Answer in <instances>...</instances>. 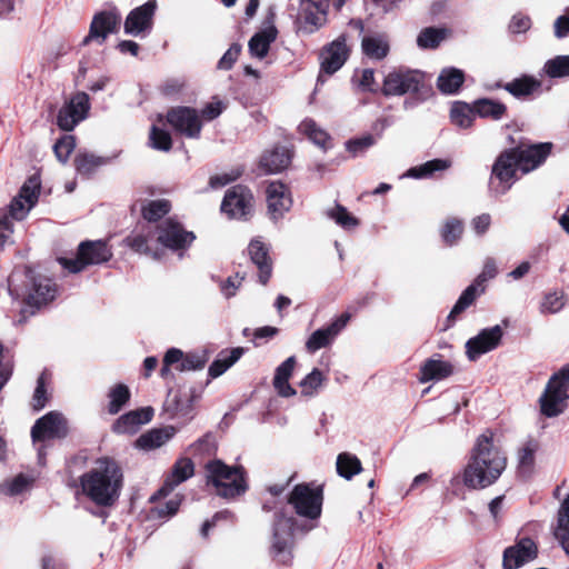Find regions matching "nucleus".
<instances>
[{
	"label": "nucleus",
	"mask_w": 569,
	"mask_h": 569,
	"mask_svg": "<svg viewBox=\"0 0 569 569\" xmlns=\"http://www.w3.org/2000/svg\"><path fill=\"white\" fill-rule=\"evenodd\" d=\"M207 361H208V355L206 351L188 352V353H184L182 365L176 367V369L179 371L200 370L204 367Z\"/></svg>",
	"instance_id": "obj_58"
},
{
	"label": "nucleus",
	"mask_w": 569,
	"mask_h": 569,
	"mask_svg": "<svg viewBox=\"0 0 569 569\" xmlns=\"http://www.w3.org/2000/svg\"><path fill=\"white\" fill-rule=\"evenodd\" d=\"M569 399V367L555 373L540 397L541 412L547 417H557L567 407Z\"/></svg>",
	"instance_id": "obj_8"
},
{
	"label": "nucleus",
	"mask_w": 569,
	"mask_h": 569,
	"mask_svg": "<svg viewBox=\"0 0 569 569\" xmlns=\"http://www.w3.org/2000/svg\"><path fill=\"white\" fill-rule=\"evenodd\" d=\"M248 254L259 270V281L266 284L272 273V261L269 257V248L259 238H254L248 246Z\"/></svg>",
	"instance_id": "obj_28"
},
{
	"label": "nucleus",
	"mask_w": 569,
	"mask_h": 569,
	"mask_svg": "<svg viewBox=\"0 0 569 569\" xmlns=\"http://www.w3.org/2000/svg\"><path fill=\"white\" fill-rule=\"evenodd\" d=\"M336 469L340 477L350 480L362 471V466L357 456L350 452H341L337 457Z\"/></svg>",
	"instance_id": "obj_43"
},
{
	"label": "nucleus",
	"mask_w": 569,
	"mask_h": 569,
	"mask_svg": "<svg viewBox=\"0 0 569 569\" xmlns=\"http://www.w3.org/2000/svg\"><path fill=\"white\" fill-rule=\"evenodd\" d=\"M462 232V221L457 218H449L441 228V238L447 246H453L461 238Z\"/></svg>",
	"instance_id": "obj_52"
},
{
	"label": "nucleus",
	"mask_w": 569,
	"mask_h": 569,
	"mask_svg": "<svg viewBox=\"0 0 569 569\" xmlns=\"http://www.w3.org/2000/svg\"><path fill=\"white\" fill-rule=\"evenodd\" d=\"M520 170L510 150L502 152L495 161L489 182L490 192L496 196L505 194L518 179Z\"/></svg>",
	"instance_id": "obj_11"
},
{
	"label": "nucleus",
	"mask_w": 569,
	"mask_h": 569,
	"mask_svg": "<svg viewBox=\"0 0 569 569\" xmlns=\"http://www.w3.org/2000/svg\"><path fill=\"white\" fill-rule=\"evenodd\" d=\"M453 373V366L451 362L441 359L438 355L427 359L420 367L419 381L426 383L429 381H440Z\"/></svg>",
	"instance_id": "obj_30"
},
{
	"label": "nucleus",
	"mask_w": 569,
	"mask_h": 569,
	"mask_svg": "<svg viewBox=\"0 0 569 569\" xmlns=\"http://www.w3.org/2000/svg\"><path fill=\"white\" fill-rule=\"evenodd\" d=\"M450 167V161L443 159H433L418 167L410 168L403 177L421 179L430 177L436 171H442Z\"/></svg>",
	"instance_id": "obj_46"
},
{
	"label": "nucleus",
	"mask_w": 569,
	"mask_h": 569,
	"mask_svg": "<svg viewBox=\"0 0 569 569\" xmlns=\"http://www.w3.org/2000/svg\"><path fill=\"white\" fill-rule=\"evenodd\" d=\"M473 104L463 101H456L450 109V120L452 124L460 129H468L475 120Z\"/></svg>",
	"instance_id": "obj_41"
},
{
	"label": "nucleus",
	"mask_w": 569,
	"mask_h": 569,
	"mask_svg": "<svg viewBox=\"0 0 569 569\" xmlns=\"http://www.w3.org/2000/svg\"><path fill=\"white\" fill-rule=\"evenodd\" d=\"M507 466V458L493 443V435L487 431L480 435L470 452L462 473L455 475L452 487L462 482L467 488L477 490L491 486L498 480Z\"/></svg>",
	"instance_id": "obj_1"
},
{
	"label": "nucleus",
	"mask_w": 569,
	"mask_h": 569,
	"mask_svg": "<svg viewBox=\"0 0 569 569\" xmlns=\"http://www.w3.org/2000/svg\"><path fill=\"white\" fill-rule=\"evenodd\" d=\"M19 278L18 272H13L9 277V293L13 299L22 298L23 307L20 311L19 323L27 321L30 316H33L42 307L53 301L58 293V287L52 279L37 273L31 268L24 270V288L21 292L14 287Z\"/></svg>",
	"instance_id": "obj_3"
},
{
	"label": "nucleus",
	"mask_w": 569,
	"mask_h": 569,
	"mask_svg": "<svg viewBox=\"0 0 569 569\" xmlns=\"http://www.w3.org/2000/svg\"><path fill=\"white\" fill-rule=\"evenodd\" d=\"M277 38V29L274 27L267 28L257 32L249 41V51L252 57L262 59L267 56L270 44Z\"/></svg>",
	"instance_id": "obj_38"
},
{
	"label": "nucleus",
	"mask_w": 569,
	"mask_h": 569,
	"mask_svg": "<svg viewBox=\"0 0 569 569\" xmlns=\"http://www.w3.org/2000/svg\"><path fill=\"white\" fill-rule=\"evenodd\" d=\"M325 375L318 368H315L299 383L301 395L306 397L315 396L325 382Z\"/></svg>",
	"instance_id": "obj_50"
},
{
	"label": "nucleus",
	"mask_w": 569,
	"mask_h": 569,
	"mask_svg": "<svg viewBox=\"0 0 569 569\" xmlns=\"http://www.w3.org/2000/svg\"><path fill=\"white\" fill-rule=\"evenodd\" d=\"M151 147L161 151H169L172 146V140L169 132L152 126L150 132Z\"/></svg>",
	"instance_id": "obj_60"
},
{
	"label": "nucleus",
	"mask_w": 569,
	"mask_h": 569,
	"mask_svg": "<svg viewBox=\"0 0 569 569\" xmlns=\"http://www.w3.org/2000/svg\"><path fill=\"white\" fill-rule=\"evenodd\" d=\"M90 109L89 96L78 92L70 102L63 106L58 113L57 123L64 131H71L83 119Z\"/></svg>",
	"instance_id": "obj_17"
},
{
	"label": "nucleus",
	"mask_w": 569,
	"mask_h": 569,
	"mask_svg": "<svg viewBox=\"0 0 569 569\" xmlns=\"http://www.w3.org/2000/svg\"><path fill=\"white\" fill-rule=\"evenodd\" d=\"M350 320V315L345 312L336 318L327 327L316 330L307 340L306 349L313 353L321 348L330 346L340 331L347 326Z\"/></svg>",
	"instance_id": "obj_22"
},
{
	"label": "nucleus",
	"mask_w": 569,
	"mask_h": 569,
	"mask_svg": "<svg viewBox=\"0 0 569 569\" xmlns=\"http://www.w3.org/2000/svg\"><path fill=\"white\" fill-rule=\"evenodd\" d=\"M326 216L345 230H352L359 226L358 218L352 216L347 208L341 204H336L335 207L327 209Z\"/></svg>",
	"instance_id": "obj_47"
},
{
	"label": "nucleus",
	"mask_w": 569,
	"mask_h": 569,
	"mask_svg": "<svg viewBox=\"0 0 569 569\" xmlns=\"http://www.w3.org/2000/svg\"><path fill=\"white\" fill-rule=\"evenodd\" d=\"M537 556V546L529 538L521 539L517 545L503 552V568L518 569Z\"/></svg>",
	"instance_id": "obj_27"
},
{
	"label": "nucleus",
	"mask_w": 569,
	"mask_h": 569,
	"mask_svg": "<svg viewBox=\"0 0 569 569\" xmlns=\"http://www.w3.org/2000/svg\"><path fill=\"white\" fill-rule=\"evenodd\" d=\"M292 153L287 147H274L266 151L260 159V166L267 173H278L287 169L291 162Z\"/></svg>",
	"instance_id": "obj_32"
},
{
	"label": "nucleus",
	"mask_w": 569,
	"mask_h": 569,
	"mask_svg": "<svg viewBox=\"0 0 569 569\" xmlns=\"http://www.w3.org/2000/svg\"><path fill=\"white\" fill-rule=\"evenodd\" d=\"M543 69L550 78L569 77V54L548 60Z\"/></svg>",
	"instance_id": "obj_55"
},
{
	"label": "nucleus",
	"mask_w": 569,
	"mask_h": 569,
	"mask_svg": "<svg viewBox=\"0 0 569 569\" xmlns=\"http://www.w3.org/2000/svg\"><path fill=\"white\" fill-rule=\"evenodd\" d=\"M519 169L522 173H528L539 167L550 152L549 143L521 146L510 149Z\"/></svg>",
	"instance_id": "obj_23"
},
{
	"label": "nucleus",
	"mask_w": 569,
	"mask_h": 569,
	"mask_svg": "<svg viewBox=\"0 0 569 569\" xmlns=\"http://www.w3.org/2000/svg\"><path fill=\"white\" fill-rule=\"evenodd\" d=\"M566 303V293L562 290H553L545 293L539 306V311L541 315H555L560 312Z\"/></svg>",
	"instance_id": "obj_44"
},
{
	"label": "nucleus",
	"mask_w": 569,
	"mask_h": 569,
	"mask_svg": "<svg viewBox=\"0 0 569 569\" xmlns=\"http://www.w3.org/2000/svg\"><path fill=\"white\" fill-rule=\"evenodd\" d=\"M241 52V44L232 43L230 48L224 52V54L218 61V69L220 70H230L234 62L237 61L239 54Z\"/></svg>",
	"instance_id": "obj_62"
},
{
	"label": "nucleus",
	"mask_w": 569,
	"mask_h": 569,
	"mask_svg": "<svg viewBox=\"0 0 569 569\" xmlns=\"http://www.w3.org/2000/svg\"><path fill=\"white\" fill-rule=\"evenodd\" d=\"M243 352L244 349L241 347L221 351L218 358L209 366V377L214 379L223 375L242 357Z\"/></svg>",
	"instance_id": "obj_35"
},
{
	"label": "nucleus",
	"mask_w": 569,
	"mask_h": 569,
	"mask_svg": "<svg viewBox=\"0 0 569 569\" xmlns=\"http://www.w3.org/2000/svg\"><path fill=\"white\" fill-rule=\"evenodd\" d=\"M361 47L367 57L376 60H382L389 52V42L383 34L363 37Z\"/></svg>",
	"instance_id": "obj_40"
},
{
	"label": "nucleus",
	"mask_w": 569,
	"mask_h": 569,
	"mask_svg": "<svg viewBox=\"0 0 569 569\" xmlns=\"http://www.w3.org/2000/svg\"><path fill=\"white\" fill-rule=\"evenodd\" d=\"M446 31L445 29H438L433 27H429L423 29L418 38L417 43L422 49H433L437 48L440 42L445 39Z\"/></svg>",
	"instance_id": "obj_53"
},
{
	"label": "nucleus",
	"mask_w": 569,
	"mask_h": 569,
	"mask_svg": "<svg viewBox=\"0 0 569 569\" xmlns=\"http://www.w3.org/2000/svg\"><path fill=\"white\" fill-rule=\"evenodd\" d=\"M556 539L569 556V495L558 510L557 525L553 530Z\"/></svg>",
	"instance_id": "obj_36"
},
{
	"label": "nucleus",
	"mask_w": 569,
	"mask_h": 569,
	"mask_svg": "<svg viewBox=\"0 0 569 569\" xmlns=\"http://www.w3.org/2000/svg\"><path fill=\"white\" fill-rule=\"evenodd\" d=\"M422 81L423 74L418 70L395 69L385 77L382 92L387 97L418 92Z\"/></svg>",
	"instance_id": "obj_12"
},
{
	"label": "nucleus",
	"mask_w": 569,
	"mask_h": 569,
	"mask_svg": "<svg viewBox=\"0 0 569 569\" xmlns=\"http://www.w3.org/2000/svg\"><path fill=\"white\" fill-rule=\"evenodd\" d=\"M296 362V357L291 356L276 368L272 385L278 395L281 397L289 398L297 393L296 389L292 388L289 383V379L293 373Z\"/></svg>",
	"instance_id": "obj_31"
},
{
	"label": "nucleus",
	"mask_w": 569,
	"mask_h": 569,
	"mask_svg": "<svg viewBox=\"0 0 569 569\" xmlns=\"http://www.w3.org/2000/svg\"><path fill=\"white\" fill-rule=\"evenodd\" d=\"M377 138L370 133L363 134L359 138L350 139L346 142V149L353 156L366 152L369 148L375 146Z\"/></svg>",
	"instance_id": "obj_56"
},
{
	"label": "nucleus",
	"mask_w": 569,
	"mask_h": 569,
	"mask_svg": "<svg viewBox=\"0 0 569 569\" xmlns=\"http://www.w3.org/2000/svg\"><path fill=\"white\" fill-rule=\"evenodd\" d=\"M483 291H480V287L475 282L468 286L451 309L448 316V321L455 320L461 312L470 307L475 302L476 298Z\"/></svg>",
	"instance_id": "obj_45"
},
{
	"label": "nucleus",
	"mask_w": 569,
	"mask_h": 569,
	"mask_svg": "<svg viewBox=\"0 0 569 569\" xmlns=\"http://www.w3.org/2000/svg\"><path fill=\"white\" fill-rule=\"evenodd\" d=\"M32 483V479L20 473L12 479L6 480L0 486V491L6 496H18L26 491Z\"/></svg>",
	"instance_id": "obj_54"
},
{
	"label": "nucleus",
	"mask_w": 569,
	"mask_h": 569,
	"mask_svg": "<svg viewBox=\"0 0 569 569\" xmlns=\"http://www.w3.org/2000/svg\"><path fill=\"white\" fill-rule=\"evenodd\" d=\"M298 528L297 520L283 512H277L270 537L269 555L280 565H289L293 558V532Z\"/></svg>",
	"instance_id": "obj_6"
},
{
	"label": "nucleus",
	"mask_w": 569,
	"mask_h": 569,
	"mask_svg": "<svg viewBox=\"0 0 569 569\" xmlns=\"http://www.w3.org/2000/svg\"><path fill=\"white\" fill-rule=\"evenodd\" d=\"M41 181L36 174L31 176L20 188L18 194L8 206V213L0 216V247L3 248L11 242L13 233V224L11 219L23 220L30 210L38 202L40 194Z\"/></svg>",
	"instance_id": "obj_4"
},
{
	"label": "nucleus",
	"mask_w": 569,
	"mask_h": 569,
	"mask_svg": "<svg viewBox=\"0 0 569 569\" xmlns=\"http://www.w3.org/2000/svg\"><path fill=\"white\" fill-rule=\"evenodd\" d=\"M82 492L96 505L108 507L118 500L123 472L119 463L109 457L99 458L94 466L80 477Z\"/></svg>",
	"instance_id": "obj_2"
},
{
	"label": "nucleus",
	"mask_w": 569,
	"mask_h": 569,
	"mask_svg": "<svg viewBox=\"0 0 569 569\" xmlns=\"http://www.w3.org/2000/svg\"><path fill=\"white\" fill-rule=\"evenodd\" d=\"M171 209V203L167 199L149 201L142 207V216L148 221H157L166 216Z\"/></svg>",
	"instance_id": "obj_51"
},
{
	"label": "nucleus",
	"mask_w": 569,
	"mask_h": 569,
	"mask_svg": "<svg viewBox=\"0 0 569 569\" xmlns=\"http://www.w3.org/2000/svg\"><path fill=\"white\" fill-rule=\"evenodd\" d=\"M323 493L321 487L309 483L297 485L289 495L288 502L299 517L317 520L322 510Z\"/></svg>",
	"instance_id": "obj_10"
},
{
	"label": "nucleus",
	"mask_w": 569,
	"mask_h": 569,
	"mask_svg": "<svg viewBox=\"0 0 569 569\" xmlns=\"http://www.w3.org/2000/svg\"><path fill=\"white\" fill-rule=\"evenodd\" d=\"M68 433V423L64 416L58 411H50L39 418L31 429L33 441L63 438Z\"/></svg>",
	"instance_id": "obj_18"
},
{
	"label": "nucleus",
	"mask_w": 569,
	"mask_h": 569,
	"mask_svg": "<svg viewBox=\"0 0 569 569\" xmlns=\"http://www.w3.org/2000/svg\"><path fill=\"white\" fill-rule=\"evenodd\" d=\"M104 163L106 160L103 158L88 152L78 153L74 158L77 172L82 176L91 174Z\"/></svg>",
	"instance_id": "obj_48"
},
{
	"label": "nucleus",
	"mask_w": 569,
	"mask_h": 569,
	"mask_svg": "<svg viewBox=\"0 0 569 569\" xmlns=\"http://www.w3.org/2000/svg\"><path fill=\"white\" fill-rule=\"evenodd\" d=\"M251 201V192L238 184L227 191L221 203V211L229 218L242 219L250 213Z\"/></svg>",
	"instance_id": "obj_20"
},
{
	"label": "nucleus",
	"mask_w": 569,
	"mask_h": 569,
	"mask_svg": "<svg viewBox=\"0 0 569 569\" xmlns=\"http://www.w3.org/2000/svg\"><path fill=\"white\" fill-rule=\"evenodd\" d=\"M465 81L462 70L455 67L443 68L437 79V88L443 94H455L459 91Z\"/></svg>",
	"instance_id": "obj_33"
},
{
	"label": "nucleus",
	"mask_w": 569,
	"mask_h": 569,
	"mask_svg": "<svg viewBox=\"0 0 569 569\" xmlns=\"http://www.w3.org/2000/svg\"><path fill=\"white\" fill-rule=\"evenodd\" d=\"M569 399V367L555 373L540 397L541 412L547 417H557L567 407Z\"/></svg>",
	"instance_id": "obj_7"
},
{
	"label": "nucleus",
	"mask_w": 569,
	"mask_h": 569,
	"mask_svg": "<svg viewBox=\"0 0 569 569\" xmlns=\"http://www.w3.org/2000/svg\"><path fill=\"white\" fill-rule=\"evenodd\" d=\"M76 148V139L73 136L66 134L60 138L53 146V151L57 159L64 163L68 161L71 152Z\"/></svg>",
	"instance_id": "obj_59"
},
{
	"label": "nucleus",
	"mask_w": 569,
	"mask_h": 569,
	"mask_svg": "<svg viewBox=\"0 0 569 569\" xmlns=\"http://www.w3.org/2000/svg\"><path fill=\"white\" fill-rule=\"evenodd\" d=\"M112 251L102 240L83 241L79 244L76 258H59V263L72 273L82 271L87 266L100 264L111 259Z\"/></svg>",
	"instance_id": "obj_9"
},
{
	"label": "nucleus",
	"mask_w": 569,
	"mask_h": 569,
	"mask_svg": "<svg viewBox=\"0 0 569 569\" xmlns=\"http://www.w3.org/2000/svg\"><path fill=\"white\" fill-rule=\"evenodd\" d=\"M121 16L117 10L101 11L94 14L89 33L82 40V44L87 46L90 41L96 40L102 44L109 34L114 33L119 28Z\"/></svg>",
	"instance_id": "obj_19"
},
{
	"label": "nucleus",
	"mask_w": 569,
	"mask_h": 569,
	"mask_svg": "<svg viewBox=\"0 0 569 569\" xmlns=\"http://www.w3.org/2000/svg\"><path fill=\"white\" fill-rule=\"evenodd\" d=\"M268 212L272 220L277 221L289 211L292 200L287 187L278 181L271 182L267 187Z\"/></svg>",
	"instance_id": "obj_26"
},
{
	"label": "nucleus",
	"mask_w": 569,
	"mask_h": 569,
	"mask_svg": "<svg viewBox=\"0 0 569 569\" xmlns=\"http://www.w3.org/2000/svg\"><path fill=\"white\" fill-rule=\"evenodd\" d=\"M472 104L475 114L480 118H490L498 121L501 120L507 112L506 104L488 98L478 99L473 101Z\"/></svg>",
	"instance_id": "obj_39"
},
{
	"label": "nucleus",
	"mask_w": 569,
	"mask_h": 569,
	"mask_svg": "<svg viewBox=\"0 0 569 569\" xmlns=\"http://www.w3.org/2000/svg\"><path fill=\"white\" fill-rule=\"evenodd\" d=\"M193 473L194 465L191 459H178L174 462L171 472L167 476L162 487L151 496L150 500L154 501L157 499L167 497L177 486L191 478Z\"/></svg>",
	"instance_id": "obj_25"
},
{
	"label": "nucleus",
	"mask_w": 569,
	"mask_h": 569,
	"mask_svg": "<svg viewBox=\"0 0 569 569\" xmlns=\"http://www.w3.org/2000/svg\"><path fill=\"white\" fill-rule=\"evenodd\" d=\"M176 433V429L171 426L161 428V429H152L143 435H141L136 440V447L143 450H153L166 442H168Z\"/></svg>",
	"instance_id": "obj_34"
},
{
	"label": "nucleus",
	"mask_w": 569,
	"mask_h": 569,
	"mask_svg": "<svg viewBox=\"0 0 569 569\" xmlns=\"http://www.w3.org/2000/svg\"><path fill=\"white\" fill-rule=\"evenodd\" d=\"M301 133L306 134L316 146L327 150L331 147L329 134L321 129L312 119H305L299 124Z\"/></svg>",
	"instance_id": "obj_42"
},
{
	"label": "nucleus",
	"mask_w": 569,
	"mask_h": 569,
	"mask_svg": "<svg viewBox=\"0 0 569 569\" xmlns=\"http://www.w3.org/2000/svg\"><path fill=\"white\" fill-rule=\"evenodd\" d=\"M349 49L345 36H340L326 46L320 53L321 71L331 76L337 72L347 61Z\"/></svg>",
	"instance_id": "obj_24"
},
{
	"label": "nucleus",
	"mask_w": 569,
	"mask_h": 569,
	"mask_svg": "<svg viewBox=\"0 0 569 569\" xmlns=\"http://www.w3.org/2000/svg\"><path fill=\"white\" fill-rule=\"evenodd\" d=\"M47 400H48V397H47V391H46V387H44V376L41 375L38 378L37 387L33 392L32 403H31L32 408L37 411L43 409L47 403Z\"/></svg>",
	"instance_id": "obj_64"
},
{
	"label": "nucleus",
	"mask_w": 569,
	"mask_h": 569,
	"mask_svg": "<svg viewBox=\"0 0 569 569\" xmlns=\"http://www.w3.org/2000/svg\"><path fill=\"white\" fill-rule=\"evenodd\" d=\"M498 273L497 264L493 258H486L483 262V268L478 277L475 279V283L480 287V291H485V283L493 279Z\"/></svg>",
	"instance_id": "obj_61"
},
{
	"label": "nucleus",
	"mask_w": 569,
	"mask_h": 569,
	"mask_svg": "<svg viewBox=\"0 0 569 569\" xmlns=\"http://www.w3.org/2000/svg\"><path fill=\"white\" fill-rule=\"evenodd\" d=\"M167 121L173 129L189 138H198L202 128L199 114L189 107L171 109L167 114Z\"/></svg>",
	"instance_id": "obj_21"
},
{
	"label": "nucleus",
	"mask_w": 569,
	"mask_h": 569,
	"mask_svg": "<svg viewBox=\"0 0 569 569\" xmlns=\"http://www.w3.org/2000/svg\"><path fill=\"white\" fill-rule=\"evenodd\" d=\"M503 337V329L496 325L485 328L479 333L466 342V355L470 361L478 360L482 355L488 353L499 347Z\"/></svg>",
	"instance_id": "obj_14"
},
{
	"label": "nucleus",
	"mask_w": 569,
	"mask_h": 569,
	"mask_svg": "<svg viewBox=\"0 0 569 569\" xmlns=\"http://www.w3.org/2000/svg\"><path fill=\"white\" fill-rule=\"evenodd\" d=\"M128 246L132 248L134 251L139 253L149 254L151 253V249L148 244L149 242V233H136L131 234L126 239Z\"/></svg>",
	"instance_id": "obj_63"
},
{
	"label": "nucleus",
	"mask_w": 569,
	"mask_h": 569,
	"mask_svg": "<svg viewBox=\"0 0 569 569\" xmlns=\"http://www.w3.org/2000/svg\"><path fill=\"white\" fill-rule=\"evenodd\" d=\"M157 9V0H148L143 4L132 9L124 20V32L133 37L149 33L153 27V17Z\"/></svg>",
	"instance_id": "obj_16"
},
{
	"label": "nucleus",
	"mask_w": 569,
	"mask_h": 569,
	"mask_svg": "<svg viewBox=\"0 0 569 569\" xmlns=\"http://www.w3.org/2000/svg\"><path fill=\"white\" fill-rule=\"evenodd\" d=\"M541 87V82L531 76H522L520 78H516L510 82H507L503 86V89L512 94L515 98H526L536 91H538Z\"/></svg>",
	"instance_id": "obj_37"
},
{
	"label": "nucleus",
	"mask_w": 569,
	"mask_h": 569,
	"mask_svg": "<svg viewBox=\"0 0 569 569\" xmlns=\"http://www.w3.org/2000/svg\"><path fill=\"white\" fill-rule=\"evenodd\" d=\"M328 0H300L296 23L302 33L311 34L327 21Z\"/></svg>",
	"instance_id": "obj_13"
},
{
	"label": "nucleus",
	"mask_w": 569,
	"mask_h": 569,
	"mask_svg": "<svg viewBox=\"0 0 569 569\" xmlns=\"http://www.w3.org/2000/svg\"><path fill=\"white\" fill-rule=\"evenodd\" d=\"M196 399L197 396L191 391L176 395L173 399L176 413L181 417H189L193 410Z\"/></svg>",
	"instance_id": "obj_57"
},
{
	"label": "nucleus",
	"mask_w": 569,
	"mask_h": 569,
	"mask_svg": "<svg viewBox=\"0 0 569 569\" xmlns=\"http://www.w3.org/2000/svg\"><path fill=\"white\" fill-rule=\"evenodd\" d=\"M153 416L150 407L132 410L119 417L113 423V431L117 433H134L140 426L148 423Z\"/></svg>",
	"instance_id": "obj_29"
},
{
	"label": "nucleus",
	"mask_w": 569,
	"mask_h": 569,
	"mask_svg": "<svg viewBox=\"0 0 569 569\" xmlns=\"http://www.w3.org/2000/svg\"><path fill=\"white\" fill-rule=\"evenodd\" d=\"M196 239L191 231L172 219H167L158 226V242L163 247L180 251L187 249Z\"/></svg>",
	"instance_id": "obj_15"
},
{
	"label": "nucleus",
	"mask_w": 569,
	"mask_h": 569,
	"mask_svg": "<svg viewBox=\"0 0 569 569\" xmlns=\"http://www.w3.org/2000/svg\"><path fill=\"white\" fill-rule=\"evenodd\" d=\"M130 391L126 385L119 383L109 392L108 411L110 415L118 413L121 408L129 401Z\"/></svg>",
	"instance_id": "obj_49"
},
{
	"label": "nucleus",
	"mask_w": 569,
	"mask_h": 569,
	"mask_svg": "<svg viewBox=\"0 0 569 569\" xmlns=\"http://www.w3.org/2000/svg\"><path fill=\"white\" fill-rule=\"evenodd\" d=\"M206 471L208 483H211L217 495L222 498H236L248 489L244 470L240 466H228L216 459L206 465Z\"/></svg>",
	"instance_id": "obj_5"
}]
</instances>
